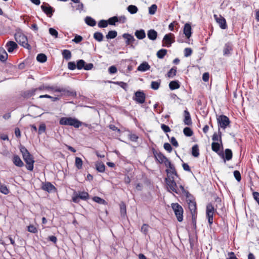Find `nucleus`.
Segmentation results:
<instances>
[{"label":"nucleus","instance_id":"f257e3e1","mask_svg":"<svg viewBox=\"0 0 259 259\" xmlns=\"http://www.w3.org/2000/svg\"><path fill=\"white\" fill-rule=\"evenodd\" d=\"M20 151L22 153L23 158L26 163V168L32 171L33 169V164L34 160L33 156L29 153L28 150L23 146H21L20 147Z\"/></svg>","mask_w":259,"mask_h":259},{"label":"nucleus","instance_id":"f03ea898","mask_svg":"<svg viewBox=\"0 0 259 259\" xmlns=\"http://www.w3.org/2000/svg\"><path fill=\"white\" fill-rule=\"evenodd\" d=\"M59 124L62 125H70L72 126L75 128H78L82 125V123L74 117H63L60 119Z\"/></svg>","mask_w":259,"mask_h":259},{"label":"nucleus","instance_id":"7ed1b4c3","mask_svg":"<svg viewBox=\"0 0 259 259\" xmlns=\"http://www.w3.org/2000/svg\"><path fill=\"white\" fill-rule=\"evenodd\" d=\"M15 39L19 45L24 48L30 49L31 46L28 43L27 37L23 33L17 32L15 34Z\"/></svg>","mask_w":259,"mask_h":259},{"label":"nucleus","instance_id":"20e7f679","mask_svg":"<svg viewBox=\"0 0 259 259\" xmlns=\"http://www.w3.org/2000/svg\"><path fill=\"white\" fill-rule=\"evenodd\" d=\"M217 212V209L214 208V206L211 203H208L206 205V215L208 219L209 225L211 226L213 221V215Z\"/></svg>","mask_w":259,"mask_h":259},{"label":"nucleus","instance_id":"39448f33","mask_svg":"<svg viewBox=\"0 0 259 259\" xmlns=\"http://www.w3.org/2000/svg\"><path fill=\"white\" fill-rule=\"evenodd\" d=\"M171 207L179 222H182L183 220V208L178 203H172Z\"/></svg>","mask_w":259,"mask_h":259},{"label":"nucleus","instance_id":"423d86ee","mask_svg":"<svg viewBox=\"0 0 259 259\" xmlns=\"http://www.w3.org/2000/svg\"><path fill=\"white\" fill-rule=\"evenodd\" d=\"M48 90L53 91L55 92L61 93V91H64L62 89H60V87H53V86H45L41 85L36 89H32L30 91V96H33L35 94V92L37 90Z\"/></svg>","mask_w":259,"mask_h":259},{"label":"nucleus","instance_id":"0eeeda50","mask_svg":"<svg viewBox=\"0 0 259 259\" xmlns=\"http://www.w3.org/2000/svg\"><path fill=\"white\" fill-rule=\"evenodd\" d=\"M89 198V195L88 192L85 191H79L78 193L75 192L72 197V201L74 203H78L79 199L87 200Z\"/></svg>","mask_w":259,"mask_h":259},{"label":"nucleus","instance_id":"6e6552de","mask_svg":"<svg viewBox=\"0 0 259 259\" xmlns=\"http://www.w3.org/2000/svg\"><path fill=\"white\" fill-rule=\"evenodd\" d=\"M188 207L192 214L193 223L196 225V214L197 213L196 203L195 201L189 200L188 201Z\"/></svg>","mask_w":259,"mask_h":259},{"label":"nucleus","instance_id":"1a4fd4ad","mask_svg":"<svg viewBox=\"0 0 259 259\" xmlns=\"http://www.w3.org/2000/svg\"><path fill=\"white\" fill-rule=\"evenodd\" d=\"M219 126L225 129L230 123L229 118L226 115H221L217 118Z\"/></svg>","mask_w":259,"mask_h":259},{"label":"nucleus","instance_id":"9d476101","mask_svg":"<svg viewBox=\"0 0 259 259\" xmlns=\"http://www.w3.org/2000/svg\"><path fill=\"white\" fill-rule=\"evenodd\" d=\"M175 41L174 35L172 33H169L164 35L162 42L163 47H166L169 48L171 46V44Z\"/></svg>","mask_w":259,"mask_h":259},{"label":"nucleus","instance_id":"9b49d317","mask_svg":"<svg viewBox=\"0 0 259 259\" xmlns=\"http://www.w3.org/2000/svg\"><path fill=\"white\" fill-rule=\"evenodd\" d=\"M122 37L125 39L126 46H129L130 48L135 49V46L133 45L134 41L136 40L134 37L131 34L128 33H123Z\"/></svg>","mask_w":259,"mask_h":259},{"label":"nucleus","instance_id":"f8f14e48","mask_svg":"<svg viewBox=\"0 0 259 259\" xmlns=\"http://www.w3.org/2000/svg\"><path fill=\"white\" fill-rule=\"evenodd\" d=\"M42 11L49 17H51L55 12L54 9L50 6L48 3H44L41 6Z\"/></svg>","mask_w":259,"mask_h":259},{"label":"nucleus","instance_id":"ddd939ff","mask_svg":"<svg viewBox=\"0 0 259 259\" xmlns=\"http://www.w3.org/2000/svg\"><path fill=\"white\" fill-rule=\"evenodd\" d=\"M135 97L133 98L137 103L143 104L145 101V94L142 91H137L135 94Z\"/></svg>","mask_w":259,"mask_h":259},{"label":"nucleus","instance_id":"4468645a","mask_svg":"<svg viewBox=\"0 0 259 259\" xmlns=\"http://www.w3.org/2000/svg\"><path fill=\"white\" fill-rule=\"evenodd\" d=\"M233 45L232 42H228L224 45L223 48V55L230 56L232 54Z\"/></svg>","mask_w":259,"mask_h":259},{"label":"nucleus","instance_id":"2eb2a0df","mask_svg":"<svg viewBox=\"0 0 259 259\" xmlns=\"http://www.w3.org/2000/svg\"><path fill=\"white\" fill-rule=\"evenodd\" d=\"M165 182L168 188L170 189L172 192L177 194L179 193V189L174 180H165Z\"/></svg>","mask_w":259,"mask_h":259},{"label":"nucleus","instance_id":"dca6fc26","mask_svg":"<svg viewBox=\"0 0 259 259\" xmlns=\"http://www.w3.org/2000/svg\"><path fill=\"white\" fill-rule=\"evenodd\" d=\"M214 18H215L217 23H218V24H219V26L221 28L223 29H225L227 28L226 21L224 17H223L221 15H220L219 17H218V15H214Z\"/></svg>","mask_w":259,"mask_h":259},{"label":"nucleus","instance_id":"f3484780","mask_svg":"<svg viewBox=\"0 0 259 259\" xmlns=\"http://www.w3.org/2000/svg\"><path fill=\"white\" fill-rule=\"evenodd\" d=\"M184 122L185 125H191L192 124L190 114L189 112L186 109L184 111Z\"/></svg>","mask_w":259,"mask_h":259},{"label":"nucleus","instance_id":"a211bd4d","mask_svg":"<svg viewBox=\"0 0 259 259\" xmlns=\"http://www.w3.org/2000/svg\"><path fill=\"white\" fill-rule=\"evenodd\" d=\"M153 154L156 159L160 163H162L165 161L167 158L161 152H153Z\"/></svg>","mask_w":259,"mask_h":259},{"label":"nucleus","instance_id":"6ab92c4d","mask_svg":"<svg viewBox=\"0 0 259 259\" xmlns=\"http://www.w3.org/2000/svg\"><path fill=\"white\" fill-rule=\"evenodd\" d=\"M17 44L13 41H9L6 45L7 51L9 53L13 52L14 50L17 48Z\"/></svg>","mask_w":259,"mask_h":259},{"label":"nucleus","instance_id":"aec40b11","mask_svg":"<svg viewBox=\"0 0 259 259\" xmlns=\"http://www.w3.org/2000/svg\"><path fill=\"white\" fill-rule=\"evenodd\" d=\"M42 189L49 193L56 190L55 186L50 182H46L43 184Z\"/></svg>","mask_w":259,"mask_h":259},{"label":"nucleus","instance_id":"412c9836","mask_svg":"<svg viewBox=\"0 0 259 259\" xmlns=\"http://www.w3.org/2000/svg\"><path fill=\"white\" fill-rule=\"evenodd\" d=\"M12 161L13 163L17 166L21 167L23 166L24 163L21 159L20 157L17 155L13 156Z\"/></svg>","mask_w":259,"mask_h":259},{"label":"nucleus","instance_id":"4be33fe9","mask_svg":"<svg viewBox=\"0 0 259 259\" xmlns=\"http://www.w3.org/2000/svg\"><path fill=\"white\" fill-rule=\"evenodd\" d=\"M150 66L148 62H143L137 68V70L141 72H145L150 69Z\"/></svg>","mask_w":259,"mask_h":259},{"label":"nucleus","instance_id":"5701e85b","mask_svg":"<svg viewBox=\"0 0 259 259\" xmlns=\"http://www.w3.org/2000/svg\"><path fill=\"white\" fill-rule=\"evenodd\" d=\"M191 30H192L191 26L190 24L186 23L184 25V33L185 34L186 37L187 38H189L191 36V34H192Z\"/></svg>","mask_w":259,"mask_h":259},{"label":"nucleus","instance_id":"b1692460","mask_svg":"<svg viewBox=\"0 0 259 259\" xmlns=\"http://www.w3.org/2000/svg\"><path fill=\"white\" fill-rule=\"evenodd\" d=\"M166 172L167 174V178H165V180H174L175 177H178L176 170L170 171L168 169H166Z\"/></svg>","mask_w":259,"mask_h":259},{"label":"nucleus","instance_id":"393cba45","mask_svg":"<svg viewBox=\"0 0 259 259\" xmlns=\"http://www.w3.org/2000/svg\"><path fill=\"white\" fill-rule=\"evenodd\" d=\"M212 140L213 142H217L219 141L221 143L222 146H223L222 140V134L221 132L219 130L218 133H214L212 137Z\"/></svg>","mask_w":259,"mask_h":259},{"label":"nucleus","instance_id":"a878e982","mask_svg":"<svg viewBox=\"0 0 259 259\" xmlns=\"http://www.w3.org/2000/svg\"><path fill=\"white\" fill-rule=\"evenodd\" d=\"M147 36L149 39L154 40L157 37V33L154 29H150L148 31Z\"/></svg>","mask_w":259,"mask_h":259},{"label":"nucleus","instance_id":"bb28decb","mask_svg":"<svg viewBox=\"0 0 259 259\" xmlns=\"http://www.w3.org/2000/svg\"><path fill=\"white\" fill-rule=\"evenodd\" d=\"M7 53L3 48L0 47V60L2 62H4L7 61Z\"/></svg>","mask_w":259,"mask_h":259},{"label":"nucleus","instance_id":"cd10ccee","mask_svg":"<svg viewBox=\"0 0 259 259\" xmlns=\"http://www.w3.org/2000/svg\"><path fill=\"white\" fill-rule=\"evenodd\" d=\"M135 35L139 39H144L146 37V33L143 29L136 30L135 32Z\"/></svg>","mask_w":259,"mask_h":259},{"label":"nucleus","instance_id":"c85d7f7f","mask_svg":"<svg viewBox=\"0 0 259 259\" xmlns=\"http://www.w3.org/2000/svg\"><path fill=\"white\" fill-rule=\"evenodd\" d=\"M169 87L171 90H174L180 88V85L178 80H173L169 82Z\"/></svg>","mask_w":259,"mask_h":259},{"label":"nucleus","instance_id":"c756f323","mask_svg":"<svg viewBox=\"0 0 259 259\" xmlns=\"http://www.w3.org/2000/svg\"><path fill=\"white\" fill-rule=\"evenodd\" d=\"M84 21L85 23L90 26L93 27L96 24L95 20L90 16H87L85 18Z\"/></svg>","mask_w":259,"mask_h":259},{"label":"nucleus","instance_id":"7c9ffc66","mask_svg":"<svg viewBox=\"0 0 259 259\" xmlns=\"http://www.w3.org/2000/svg\"><path fill=\"white\" fill-rule=\"evenodd\" d=\"M221 147H222L221 143L219 142H212L211 144V148L212 151L219 153Z\"/></svg>","mask_w":259,"mask_h":259},{"label":"nucleus","instance_id":"2f4dec72","mask_svg":"<svg viewBox=\"0 0 259 259\" xmlns=\"http://www.w3.org/2000/svg\"><path fill=\"white\" fill-rule=\"evenodd\" d=\"M120 211L122 217L124 218L126 214V209L125 203L121 202L120 204Z\"/></svg>","mask_w":259,"mask_h":259},{"label":"nucleus","instance_id":"473e14b6","mask_svg":"<svg viewBox=\"0 0 259 259\" xmlns=\"http://www.w3.org/2000/svg\"><path fill=\"white\" fill-rule=\"evenodd\" d=\"M96 169L100 172H103L105 170V166L103 163L101 162H97L96 164Z\"/></svg>","mask_w":259,"mask_h":259},{"label":"nucleus","instance_id":"72a5a7b5","mask_svg":"<svg viewBox=\"0 0 259 259\" xmlns=\"http://www.w3.org/2000/svg\"><path fill=\"white\" fill-rule=\"evenodd\" d=\"M192 154L195 157H197L199 155V150L198 145H194L192 148Z\"/></svg>","mask_w":259,"mask_h":259},{"label":"nucleus","instance_id":"f704fd0d","mask_svg":"<svg viewBox=\"0 0 259 259\" xmlns=\"http://www.w3.org/2000/svg\"><path fill=\"white\" fill-rule=\"evenodd\" d=\"M62 55L64 59L66 60H69L71 57V52L68 50H64L62 52Z\"/></svg>","mask_w":259,"mask_h":259},{"label":"nucleus","instance_id":"c9c22d12","mask_svg":"<svg viewBox=\"0 0 259 259\" xmlns=\"http://www.w3.org/2000/svg\"><path fill=\"white\" fill-rule=\"evenodd\" d=\"M161 83V80L158 79L157 81H152L151 83V88L154 90H157L159 89Z\"/></svg>","mask_w":259,"mask_h":259},{"label":"nucleus","instance_id":"e433bc0d","mask_svg":"<svg viewBox=\"0 0 259 259\" xmlns=\"http://www.w3.org/2000/svg\"><path fill=\"white\" fill-rule=\"evenodd\" d=\"M225 160H230L232 159V152L231 151V150H230V149H226L225 150Z\"/></svg>","mask_w":259,"mask_h":259},{"label":"nucleus","instance_id":"4c0bfd02","mask_svg":"<svg viewBox=\"0 0 259 259\" xmlns=\"http://www.w3.org/2000/svg\"><path fill=\"white\" fill-rule=\"evenodd\" d=\"M60 89H62L64 91H61L63 93L64 95L71 96H76V92L74 91H69L63 88H60Z\"/></svg>","mask_w":259,"mask_h":259},{"label":"nucleus","instance_id":"58836bf2","mask_svg":"<svg viewBox=\"0 0 259 259\" xmlns=\"http://www.w3.org/2000/svg\"><path fill=\"white\" fill-rule=\"evenodd\" d=\"M37 61L40 63H44L47 61V57L44 54H39L36 57Z\"/></svg>","mask_w":259,"mask_h":259},{"label":"nucleus","instance_id":"ea45409f","mask_svg":"<svg viewBox=\"0 0 259 259\" xmlns=\"http://www.w3.org/2000/svg\"><path fill=\"white\" fill-rule=\"evenodd\" d=\"M117 35V33L115 30H111L109 31L107 34L106 35V37L107 39H113L115 38Z\"/></svg>","mask_w":259,"mask_h":259},{"label":"nucleus","instance_id":"a19ab883","mask_svg":"<svg viewBox=\"0 0 259 259\" xmlns=\"http://www.w3.org/2000/svg\"><path fill=\"white\" fill-rule=\"evenodd\" d=\"M94 38L98 41H102L103 39V35L101 32H96L94 34Z\"/></svg>","mask_w":259,"mask_h":259},{"label":"nucleus","instance_id":"79ce46f5","mask_svg":"<svg viewBox=\"0 0 259 259\" xmlns=\"http://www.w3.org/2000/svg\"><path fill=\"white\" fill-rule=\"evenodd\" d=\"M75 165L78 169H80L82 168V161L80 158L78 157L75 158Z\"/></svg>","mask_w":259,"mask_h":259},{"label":"nucleus","instance_id":"37998d69","mask_svg":"<svg viewBox=\"0 0 259 259\" xmlns=\"http://www.w3.org/2000/svg\"><path fill=\"white\" fill-rule=\"evenodd\" d=\"M127 11L131 14H136L138 12V8L134 5H130L127 8Z\"/></svg>","mask_w":259,"mask_h":259},{"label":"nucleus","instance_id":"c03bdc74","mask_svg":"<svg viewBox=\"0 0 259 259\" xmlns=\"http://www.w3.org/2000/svg\"><path fill=\"white\" fill-rule=\"evenodd\" d=\"M177 67H172L169 71L167 73V76L168 77H173L174 76L176 75L177 73Z\"/></svg>","mask_w":259,"mask_h":259},{"label":"nucleus","instance_id":"a18cd8bd","mask_svg":"<svg viewBox=\"0 0 259 259\" xmlns=\"http://www.w3.org/2000/svg\"><path fill=\"white\" fill-rule=\"evenodd\" d=\"M111 82L115 84L118 85L125 91H127V84L126 83L123 81H112Z\"/></svg>","mask_w":259,"mask_h":259},{"label":"nucleus","instance_id":"49530a36","mask_svg":"<svg viewBox=\"0 0 259 259\" xmlns=\"http://www.w3.org/2000/svg\"><path fill=\"white\" fill-rule=\"evenodd\" d=\"M167 50L166 49H161L157 52V56L159 59H162L166 54Z\"/></svg>","mask_w":259,"mask_h":259},{"label":"nucleus","instance_id":"de8ad7c7","mask_svg":"<svg viewBox=\"0 0 259 259\" xmlns=\"http://www.w3.org/2000/svg\"><path fill=\"white\" fill-rule=\"evenodd\" d=\"M85 64V62L83 60L80 59L78 60L76 62L77 69L78 70L83 69Z\"/></svg>","mask_w":259,"mask_h":259},{"label":"nucleus","instance_id":"09e8293b","mask_svg":"<svg viewBox=\"0 0 259 259\" xmlns=\"http://www.w3.org/2000/svg\"><path fill=\"white\" fill-rule=\"evenodd\" d=\"M183 133L187 137H191L193 134L192 130L188 127H186L184 128Z\"/></svg>","mask_w":259,"mask_h":259},{"label":"nucleus","instance_id":"8fccbe9b","mask_svg":"<svg viewBox=\"0 0 259 259\" xmlns=\"http://www.w3.org/2000/svg\"><path fill=\"white\" fill-rule=\"evenodd\" d=\"M93 200L95 202H96L98 203L101 204H106V202L105 200H104L103 199H102L98 196H95L94 197H93Z\"/></svg>","mask_w":259,"mask_h":259},{"label":"nucleus","instance_id":"3c124183","mask_svg":"<svg viewBox=\"0 0 259 259\" xmlns=\"http://www.w3.org/2000/svg\"><path fill=\"white\" fill-rule=\"evenodd\" d=\"M117 22H118V17L116 16L111 17L108 20V23L110 25H115V23Z\"/></svg>","mask_w":259,"mask_h":259},{"label":"nucleus","instance_id":"603ef678","mask_svg":"<svg viewBox=\"0 0 259 259\" xmlns=\"http://www.w3.org/2000/svg\"><path fill=\"white\" fill-rule=\"evenodd\" d=\"M0 192L4 194H8L9 193V190L7 187L5 185H0Z\"/></svg>","mask_w":259,"mask_h":259},{"label":"nucleus","instance_id":"864d4df0","mask_svg":"<svg viewBox=\"0 0 259 259\" xmlns=\"http://www.w3.org/2000/svg\"><path fill=\"white\" fill-rule=\"evenodd\" d=\"M157 7L156 5H155V4L152 5L149 8V13L150 15H154L157 10Z\"/></svg>","mask_w":259,"mask_h":259},{"label":"nucleus","instance_id":"5fc2aeb1","mask_svg":"<svg viewBox=\"0 0 259 259\" xmlns=\"http://www.w3.org/2000/svg\"><path fill=\"white\" fill-rule=\"evenodd\" d=\"M108 20H101L98 22V27L100 28H105L108 26Z\"/></svg>","mask_w":259,"mask_h":259},{"label":"nucleus","instance_id":"6e6d98bb","mask_svg":"<svg viewBox=\"0 0 259 259\" xmlns=\"http://www.w3.org/2000/svg\"><path fill=\"white\" fill-rule=\"evenodd\" d=\"M50 34L54 36L55 38H57L58 36V33L57 31L53 28H50L49 30Z\"/></svg>","mask_w":259,"mask_h":259},{"label":"nucleus","instance_id":"4d7b16f0","mask_svg":"<svg viewBox=\"0 0 259 259\" xmlns=\"http://www.w3.org/2000/svg\"><path fill=\"white\" fill-rule=\"evenodd\" d=\"M27 228L28 231L30 233H36L37 232V228L32 225L28 226Z\"/></svg>","mask_w":259,"mask_h":259},{"label":"nucleus","instance_id":"13d9d810","mask_svg":"<svg viewBox=\"0 0 259 259\" xmlns=\"http://www.w3.org/2000/svg\"><path fill=\"white\" fill-rule=\"evenodd\" d=\"M46 126L45 123H41L40 124L38 131V134L39 135H41L42 133H45L46 131Z\"/></svg>","mask_w":259,"mask_h":259},{"label":"nucleus","instance_id":"bf43d9fd","mask_svg":"<svg viewBox=\"0 0 259 259\" xmlns=\"http://www.w3.org/2000/svg\"><path fill=\"white\" fill-rule=\"evenodd\" d=\"M149 226L147 224H144L142 225L141 231L145 235L147 234L148 232Z\"/></svg>","mask_w":259,"mask_h":259},{"label":"nucleus","instance_id":"052dcab7","mask_svg":"<svg viewBox=\"0 0 259 259\" xmlns=\"http://www.w3.org/2000/svg\"><path fill=\"white\" fill-rule=\"evenodd\" d=\"M68 68L69 70H73L77 68L76 64L74 62H69L68 63Z\"/></svg>","mask_w":259,"mask_h":259},{"label":"nucleus","instance_id":"680f3d73","mask_svg":"<svg viewBox=\"0 0 259 259\" xmlns=\"http://www.w3.org/2000/svg\"><path fill=\"white\" fill-rule=\"evenodd\" d=\"M234 176L238 182H240L241 179V177L240 172L238 170H235L233 172Z\"/></svg>","mask_w":259,"mask_h":259},{"label":"nucleus","instance_id":"e2e57ef3","mask_svg":"<svg viewBox=\"0 0 259 259\" xmlns=\"http://www.w3.org/2000/svg\"><path fill=\"white\" fill-rule=\"evenodd\" d=\"M192 50L190 48H185L184 50V55L185 57H188L192 54Z\"/></svg>","mask_w":259,"mask_h":259},{"label":"nucleus","instance_id":"0e129e2a","mask_svg":"<svg viewBox=\"0 0 259 259\" xmlns=\"http://www.w3.org/2000/svg\"><path fill=\"white\" fill-rule=\"evenodd\" d=\"M163 147L165 150L168 151L169 153L172 151V147L170 144L168 143H165L164 144Z\"/></svg>","mask_w":259,"mask_h":259},{"label":"nucleus","instance_id":"69168bd1","mask_svg":"<svg viewBox=\"0 0 259 259\" xmlns=\"http://www.w3.org/2000/svg\"><path fill=\"white\" fill-rule=\"evenodd\" d=\"M161 128L163 130V131L166 133H168L170 131L169 127L164 124H162L161 125Z\"/></svg>","mask_w":259,"mask_h":259},{"label":"nucleus","instance_id":"338daca9","mask_svg":"<svg viewBox=\"0 0 259 259\" xmlns=\"http://www.w3.org/2000/svg\"><path fill=\"white\" fill-rule=\"evenodd\" d=\"M82 37L80 35H75L74 38L72 39V41L76 44H78L82 41Z\"/></svg>","mask_w":259,"mask_h":259},{"label":"nucleus","instance_id":"774afa93","mask_svg":"<svg viewBox=\"0 0 259 259\" xmlns=\"http://www.w3.org/2000/svg\"><path fill=\"white\" fill-rule=\"evenodd\" d=\"M252 195L254 199L259 205V193L257 192H254L252 193Z\"/></svg>","mask_w":259,"mask_h":259}]
</instances>
